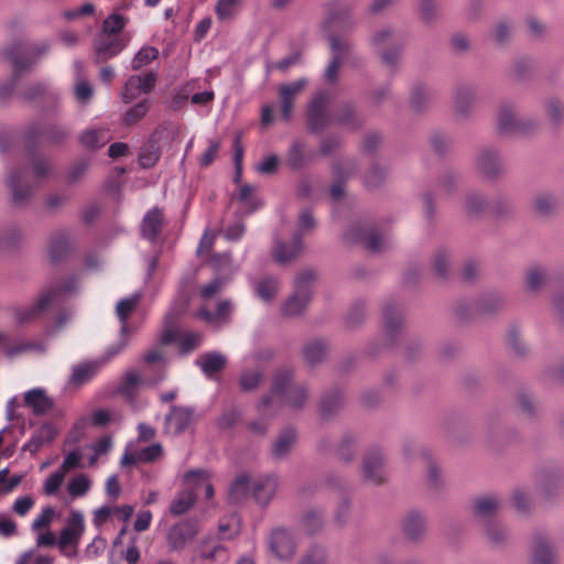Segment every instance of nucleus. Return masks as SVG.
I'll use <instances>...</instances> for the list:
<instances>
[{
	"instance_id": "f257e3e1",
	"label": "nucleus",
	"mask_w": 564,
	"mask_h": 564,
	"mask_svg": "<svg viewBox=\"0 0 564 564\" xmlns=\"http://www.w3.org/2000/svg\"><path fill=\"white\" fill-rule=\"evenodd\" d=\"M77 288L78 278L76 275H70L62 282H56L45 288L33 306L18 311V323L25 324L36 319L42 313H44L52 304L57 302L61 297L70 295L74 292H76Z\"/></svg>"
},
{
	"instance_id": "f03ea898",
	"label": "nucleus",
	"mask_w": 564,
	"mask_h": 564,
	"mask_svg": "<svg viewBox=\"0 0 564 564\" xmlns=\"http://www.w3.org/2000/svg\"><path fill=\"white\" fill-rule=\"evenodd\" d=\"M292 376L293 373L289 369H281L275 373L271 391L272 395L264 397L259 404L261 413L265 414V410L270 406L273 398H280L285 404L294 409H300L304 405L307 391L304 387L293 383L291 381Z\"/></svg>"
},
{
	"instance_id": "7ed1b4c3",
	"label": "nucleus",
	"mask_w": 564,
	"mask_h": 564,
	"mask_svg": "<svg viewBox=\"0 0 564 564\" xmlns=\"http://www.w3.org/2000/svg\"><path fill=\"white\" fill-rule=\"evenodd\" d=\"M48 51L46 43L28 44L24 42L14 43L4 48L3 54L13 66L14 79L18 78L37 57Z\"/></svg>"
},
{
	"instance_id": "20e7f679",
	"label": "nucleus",
	"mask_w": 564,
	"mask_h": 564,
	"mask_svg": "<svg viewBox=\"0 0 564 564\" xmlns=\"http://www.w3.org/2000/svg\"><path fill=\"white\" fill-rule=\"evenodd\" d=\"M300 231L293 236L290 243L276 241L273 249V258L278 263L284 264L296 258L302 248V231L313 229L315 221L311 210L306 209L301 213L299 218Z\"/></svg>"
},
{
	"instance_id": "39448f33",
	"label": "nucleus",
	"mask_w": 564,
	"mask_h": 564,
	"mask_svg": "<svg viewBox=\"0 0 564 564\" xmlns=\"http://www.w3.org/2000/svg\"><path fill=\"white\" fill-rule=\"evenodd\" d=\"M315 280V274L311 270L300 273L295 280V290L282 307V313L286 316H295L302 313L311 300V285Z\"/></svg>"
},
{
	"instance_id": "423d86ee",
	"label": "nucleus",
	"mask_w": 564,
	"mask_h": 564,
	"mask_svg": "<svg viewBox=\"0 0 564 564\" xmlns=\"http://www.w3.org/2000/svg\"><path fill=\"white\" fill-rule=\"evenodd\" d=\"M267 545L269 552L279 561L292 560L297 549L293 531L284 527H276L270 531Z\"/></svg>"
},
{
	"instance_id": "0eeeda50",
	"label": "nucleus",
	"mask_w": 564,
	"mask_h": 564,
	"mask_svg": "<svg viewBox=\"0 0 564 564\" xmlns=\"http://www.w3.org/2000/svg\"><path fill=\"white\" fill-rule=\"evenodd\" d=\"M333 99L328 90H319L315 94L307 107V126L312 132L324 130L330 122L327 108Z\"/></svg>"
},
{
	"instance_id": "6e6552de",
	"label": "nucleus",
	"mask_w": 564,
	"mask_h": 564,
	"mask_svg": "<svg viewBox=\"0 0 564 564\" xmlns=\"http://www.w3.org/2000/svg\"><path fill=\"white\" fill-rule=\"evenodd\" d=\"M199 531L198 522L194 519H185L173 524L166 534L169 550L182 551L191 543Z\"/></svg>"
},
{
	"instance_id": "1a4fd4ad",
	"label": "nucleus",
	"mask_w": 564,
	"mask_h": 564,
	"mask_svg": "<svg viewBox=\"0 0 564 564\" xmlns=\"http://www.w3.org/2000/svg\"><path fill=\"white\" fill-rule=\"evenodd\" d=\"M127 45L122 35L97 33L93 41L96 63H105L117 56Z\"/></svg>"
},
{
	"instance_id": "9d476101",
	"label": "nucleus",
	"mask_w": 564,
	"mask_h": 564,
	"mask_svg": "<svg viewBox=\"0 0 564 564\" xmlns=\"http://www.w3.org/2000/svg\"><path fill=\"white\" fill-rule=\"evenodd\" d=\"M372 45L386 65H394L398 62L401 46L392 31L387 29L377 32L372 36Z\"/></svg>"
},
{
	"instance_id": "9b49d317",
	"label": "nucleus",
	"mask_w": 564,
	"mask_h": 564,
	"mask_svg": "<svg viewBox=\"0 0 564 564\" xmlns=\"http://www.w3.org/2000/svg\"><path fill=\"white\" fill-rule=\"evenodd\" d=\"M345 237L348 241L365 243L372 252L382 251L386 246L384 239L373 226L357 224L346 231Z\"/></svg>"
},
{
	"instance_id": "f8f14e48",
	"label": "nucleus",
	"mask_w": 564,
	"mask_h": 564,
	"mask_svg": "<svg viewBox=\"0 0 564 564\" xmlns=\"http://www.w3.org/2000/svg\"><path fill=\"white\" fill-rule=\"evenodd\" d=\"M69 134L68 129L62 124H43L41 122L32 123L26 131V139L30 143L45 141L50 143H61Z\"/></svg>"
},
{
	"instance_id": "ddd939ff",
	"label": "nucleus",
	"mask_w": 564,
	"mask_h": 564,
	"mask_svg": "<svg viewBox=\"0 0 564 564\" xmlns=\"http://www.w3.org/2000/svg\"><path fill=\"white\" fill-rule=\"evenodd\" d=\"M332 48V58L325 69V79L334 83L338 77V70L343 63H347L351 56V47L348 42L338 39L335 35L329 36Z\"/></svg>"
},
{
	"instance_id": "4468645a",
	"label": "nucleus",
	"mask_w": 564,
	"mask_h": 564,
	"mask_svg": "<svg viewBox=\"0 0 564 564\" xmlns=\"http://www.w3.org/2000/svg\"><path fill=\"white\" fill-rule=\"evenodd\" d=\"M85 532V520L84 516L79 511H72L67 518L66 527L59 532L57 545L61 550L68 546L77 547L82 535Z\"/></svg>"
},
{
	"instance_id": "2eb2a0df",
	"label": "nucleus",
	"mask_w": 564,
	"mask_h": 564,
	"mask_svg": "<svg viewBox=\"0 0 564 564\" xmlns=\"http://www.w3.org/2000/svg\"><path fill=\"white\" fill-rule=\"evenodd\" d=\"M155 83L156 74L153 72H148L144 75L130 76L121 91L122 100L124 102H131L141 93H150L155 86Z\"/></svg>"
},
{
	"instance_id": "dca6fc26",
	"label": "nucleus",
	"mask_w": 564,
	"mask_h": 564,
	"mask_svg": "<svg viewBox=\"0 0 564 564\" xmlns=\"http://www.w3.org/2000/svg\"><path fill=\"white\" fill-rule=\"evenodd\" d=\"M7 185L11 191L14 203L18 204L25 203L34 188V185L29 181L26 169L11 171L7 177Z\"/></svg>"
},
{
	"instance_id": "f3484780",
	"label": "nucleus",
	"mask_w": 564,
	"mask_h": 564,
	"mask_svg": "<svg viewBox=\"0 0 564 564\" xmlns=\"http://www.w3.org/2000/svg\"><path fill=\"white\" fill-rule=\"evenodd\" d=\"M193 422V411L185 406H172L165 416L164 433L180 435L184 433Z\"/></svg>"
},
{
	"instance_id": "a211bd4d",
	"label": "nucleus",
	"mask_w": 564,
	"mask_h": 564,
	"mask_svg": "<svg viewBox=\"0 0 564 564\" xmlns=\"http://www.w3.org/2000/svg\"><path fill=\"white\" fill-rule=\"evenodd\" d=\"M307 82L304 78L297 79L286 85H282L279 89V99L281 116L283 120L289 121L292 117L294 100L303 91Z\"/></svg>"
},
{
	"instance_id": "6ab92c4d",
	"label": "nucleus",
	"mask_w": 564,
	"mask_h": 564,
	"mask_svg": "<svg viewBox=\"0 0 564 564\" xmlns=\"http://www.w3.org/2000/svg\"><path fill=\"white\" fill-rule=\"evenodd\" d=\"M364 478L372 484L379 485L384 480L383 457L379 451L369 452L362 464Z\"/></svg>"
},
{
	"instance_id": "aec40b11",
	"label": "nucleus",
	"mask_w": 564,
	"mask_h": 564,
	"mask_svg": "<svg viewBox=\"0 0 564 564\" xmlns=\"http://www.w3.org/2000/svg\"><path fill=\"white\" fill-rule=\"evenodd\" d=\"M23 401L35 415H44L54 406V400L48 397L42 388H34L26 391Z\"/></svg>"
},
{
	"instance_id": "412c9836",
	"label": "nucleus",
	"mask_w": 564,
	"mask_h": 564,
	"mask_svg": "<svg viewBox=\"0 0 564 564\" xmlns=\"http://www.w3.org/2000/svg\"><path fill=\"white\" fill-rule=\"evenodd\" d=\"M498 130L500 133H528L530 129L524 122L519 121L512 107L503 105L498 113Z\"/></svg>"
},
{
	"instance_id": "4be33fe9",
	"label": "nucleus",
	"mask_w": 564,
	"mask_h": 564,
	"mask_svg": "<svg viewBox=\"0 0 564 564\" xmlns=\"http://www.w3.org/2000/svg\"><path fill=\"white\" fill-rule=\"evenodd\" d=\"M195 364L207 378H214L225 368L227 359L217 351H210L200 355Z\"/></svg>"
},
{
	"instance_id": "5701e85b",
	"label": "nucleus",
	"mask_w": 564,
	"mask_h": 564,
	"mask_svg": "<svg viewBox=\"0 0 564 564\" xmlns=\"http://www.w3.org/2000/svg\"><path fill=\"white\" fill-rule=\"evenodd\" d=\"M162 225H163L162 212L156 207L152 208L143 217V220L141 224L142 237L150 241H155L162 231Z\"/></svg>"
},
{
	"instance_id": "b1692460",
	"label": "nucleus",
	"mask_w": 564,
	"mask_h": 564,
	"mask_svg": "<svg viewBox=\"0 0 564 564\" xmlns=\"http://www.w3.org/2000/svg\"><path fill=\"white\" fill-rule=\"evenodd\" d=\"M276 488L275 476H261L253 481V497L259 503L267 505L274 496Z\"/></svg>"
},
{
	"instance_id": "393cba45",
	"label": "nucleus",
	"mask_w": 564,
	"mask_h": 564,
	"mask_svg": "<svg viewBox=\"0 0 564 564\" xmlns=\"http://www.w3.org/2000/svg\"><path fill=\"white\" fill-rule=\"evenodd\" d=\"M73 72L75 77L74 95L77 101L87 102L94 95L93 87L85 79V66L80 61H75L73 64Z\"/></svg>"
},
{
	"instance_id": "a878e982",
	"label": "nucleus",
	"mask_w": 564,
	"mask_h": 564,
	"mask_svg": "<svg viewBox=\"0 0 564 564\" xmlns=\"http://www.w3.org/2000/svg\"><path fill=\"white\" fill-rule=\"evenodd\" d=\"M533 564H557L556 555L543 534H536L533 541Z\"/></svg>"
},
{
	"instance_id": "bb28decb",
	"label": "nucleus",
	"mask_w": 564,
	"mask_h": 564,
	"mask_svg": "<svg viewBox=\"0 0 564 564\" xmlns=\"http://www.w3.org/2000/svg\"><path fill=\"white\" fill-rule=\"evenodd\" d=\"M100 361H88L73 367L69 383L80 387L91 381L100 369Z\"/></svg>"
},
{
	"instance_id": "cd10ccee",
	"label": "nucleus",
	"mask_w": 564,
	"mask_h": 564,
	"mask_svg": "<svg viewBox=\"0 0 564 564\" xmlns=\"http://www.w3.org/2000/svg\"><path fill=\"white\" fill-rule=\"evenodd\" d=\"M184 479L186 484L195 490L196 496L202 491L206 499H212L214 497V487L210 484L206 471L189 470L185 474Z\"/></svg>"
},
{
	"instance_id": "c85d7f7f",
	"label": "nucleus",
	"mask_w": 564,
	"mask_h": 564,
	"mask_svg": "<svg viewBox=\"0 0 564 564\" xmlns=\"http://www.w3.org/2000/svg\"><path fill=\"white\" fill-rule=\"evenodd\" d=\"M55 436L56 432L54 427L51 424H44L23 445V451L36 453L43 445L51 443Z\"/></svg>"
},
{
	"instance_id": "c756f323",
	"label": "nucleus",
	"mask_w": 564,
	"mask_h": 564,
	"mask_svg": "<svg viewBox=\"0 0 564 564\" xmlns=\"http://www.w3.org/2000/svg\"><path fill=\"white\" fill-rule=\"evenodd\" d=\"M70 250L69 236L62 231L52 236L48 245V254L52 261L57 262L64 259Z\"/></svg>"
},
{
	"instance_id": "7c9ffc66",
	"label": "nucleus",
	"mask_w": 564,
	"mask_h": 564,
	"mask_svg": "<svg viewBox=\"0 0 564 564\" xmlns=\"http://www.w3.org/2000/svg\"><path fill=\"white\" fill-rule=\"evenodd\" d=\"M477 166L488 177L498 175L501 171V163L496 152L484 150L478 158Z\"/></svg>"
},
{
	"instance_id": "2f4dec72",
	"label": "nucleus",
	"mask_w": 564,
	"mask_h": 564,
	"mask_svg": "<svg viewBox=\"0 0 564 564\" xmlns=\"http://www.w3.org/2000/svg\"><path fill=\"white\" fill-rule=\"evenodd\" d=\"M295 441L296 432L294 429L288 427L283 430L272 445V455L275 458L286 456L295 444Z\"/></svg>"
},
{
	"instance_id": "473e14b6",
	"label": "nucleus",
	"mask_w": 564,
	"mask_h": 564,
	"mask_svg": "<svg viewBox=\"0 0 564 564\" xmlns=\"http://www.w3.org/2000/svg\"><path fill=\"white\" fill-rule=\"evenodd\" d=\"M403 532L408 539L419 540L425 532L424 518L415 511L409 512L403 520Z\"/></svg>"
},
{
	"instance_id": "72a5a7b5",
	"label": "nucleus",
	"mask_w": 564,
	"mask_h": 564,
	"mask_svg": "<svg viewBox=\"0 0 564 564\" xmlns=\"http://www.w3.org/2000/svg\"><path fill=\"white\" fill-rule=\"evenodd\" d=\"M352 163L347 161L334 166L333 174L335 177L334 184L329 188V194L334 200H338L344 196L343 181L352 171Z\"/></svg>"
},
{
	"instance_id": "f704fd0d",
	"label": "nucleus",
	"mask_w": 564,
	"mask_h": 564,
	"mask_svg": "<svg viewBox=\"0 0 564 564\" xmlns=\"http://www.w3.org/2000/svg\"><path fill=\"white\" fill-rule=\"evenodd\" d=\"M196 501V492L194 489L188 486V488L178 492V495L174 498L171 503L170 511L174 516H181L186 513L189 508Z\"/></svg>"
},
{
	"instance_id": "c9c22d12",
	"label": "nucleus",
	"mask_w": 564,
	"mask_h": 564,
	"mask_svg": "<svg viewBox=\"0 0 564 564\" xmlns=\"http://www.w3.org/2000/svg\"><path fill=\"white\" fill-rule=\"evenodd\" d=\"M141 299L140 294H134L131 297L122 299L117 304V315L121 322V334L122 336L128 332V317L135 308L137 304Z\"/></svg>"
},
{
	"instance_id": "e433bc0d",
	"label": "nucleus",
	"mask_w": 564,
	"mask_h": 564,
	"mask_svg": "<svg viewBox=\"0 0 564 564\" xmlns=\"http://www.w3.org/2000/svg\"><path fill=\"white\" fill-rule=\"evenodd\" d=\"M254 191L256 188L253 186L246 184L241 186L236 197L240 204V208L246 215H250L260 206L259 199L254 195Z\"/></svg>"
},
{
	"instance_id": "4c0bfd02",
	"label": "nucleus",
	"mask_w": 564,
	"mask_h": 564,
	"mask_svg": "<svg viewBox=\"0 0 564 564\" xmlns=\"http://www.w3.org/2000/svg\"><path fill=\"white\" fill-rule=\"evenodd\" d=\"M499 508V501L492 496L479 497L475 500L474 511L478 518L490 519Z\"/></svg>"
},
{
	"instance_id": "58836bf2",
	"label": "nucleus",
	"mask_w": 564,
	"mask_h": 564,
	"mask_svg": "<svg viewBox=\"0 0 564 564\" xmlns=\"http://www.w3.org/2000/svg\"><path fill=\"white\" fill-rule=\"evenodd\" d=\"M110 140V134L104 129H93L85 131L80 137V142L88 149H97L104 147Z\"/></svg>"
},
{
	"instance_id": "ea45409f",
	"label": "nucleus",
	"mask_w": 564,
	"mask_h": 564,
	"mask_svg": "<svg viewBox=\"0 0 564 564\" xmlns=\"http://www.w3.org/2000/svg\"><path fill=\"white\" fill-rule=\"evenodd\" d=\"M279 291V281L272 276L260 279L256 285L257 295L264 302H270Z\"/></svg>"
},
{
	"instance_id": "a19ab883",
	"label": "nucleus",
	"mask_w": 564,
	"mask_h": 564,
	"mask_svg": "<svg viewBox=\"0 0 564 564\" xmlns=\"http://www.w3.org/2000/svg\"><path fill=\"white\" fill-rule=\"evenodd\" d=\"M383 326L388 334L392 335L402 326V316L394 305H388L383 310Z\"/></svg>"
},
{
	"instance_id": "79ce46f5",
	"label": "nucleus",
	"mask_w": 564,
	"mask_h": 564,
	"mask_svg": "<svg viewBox=\"0 0 564 564\" xmlns=\"http://www.w3.org/2000/svg\"><path fill=\"white\" fill-rule=\"evenodd\" d=\"M324 523V518L321 512L310 510L305 512L301 519V527L307 534L318 532Z\"/></svg>"
},
{
	"instance_id": "37998d69",
	"label": "nucleus",
	"mask_w": 564,
	"mask_h": 564,
	"mask_svg": "<svg viewBox=\"0 0 564 564\" xmlns=\"http://www.w3.org/2000/svg\"><path fill=\"white\" fill-rule=\"evenodd\" d=\"M326 355V345L323 341L315 340L304 347V358L306 362L314 366L321 362Z\"/></svg>"
},
{
	"instance_id": "c03bdc74",
	"label": "nucleus",
	"mask_w": 564,
	"mask_h": 564,
	"mask_svg": "<svg viewBox=\"0 0 564 564\" xmlns=\"http://www.w3.org/2000/svg\"><path fill=\"white\" fill-rule=\"evenodd\" d=\"M126 26V19L119 13H111L107 19L104 20L102 26L99 33H106L109 35H121V31Z\"/></svg>"
},
{
	"instance_id": "a18cd8bd",
	"label": "nucleus",
	"mask_w": 564,
	"mask_h": 564,
	"mask_svg": "<svg viewBox=\"0 0 564 564\" xmlns=\"http://www.w3.org/2000/svg\"><path fill=\"white\" fill-rule=\"evenodd\" d=\"M239 0H218L216 4V15L219 21L231 20L238 11Z\"/></svg>"
},
{
	"instance_id": "49530a36",
	"label": "nucleus",
	"mask_w": 564,
	"mask_h": 564,
	"mask_svg": "<svg viewBox=\"0 0 564 564\" xmlns=\"http://www.w3.org/2000/svg\"><path fill=\"white\" fill-rule=\"evenodd\" d=\"M249 491V478L246 475L238 476L231 484L229 489V499L231 502L238 503Z\"/></svg>"
},
{
	"instance_id": "de8ad7c7",
	"label": "nucleus",
	"mask_w": 564,
	"mask_h": 564,
	"mask_svg": "<svg viewBox=\"0 0 564 564\" xmlns=\"http://www.w3.org/2000/svg\"><path fill=\"white\" fill-rule=\"evenodd\" d=\"M159 56V51L155 47L152 46H145L142 47L134 56L131 63V67L134 70H138L148 64H150L152 61L156 59Z\"/></svg>"
},
{
	"instance_id": "09e8293b",
	"label": "nucleus",
	"mask_w": 564,
	"mask_h": 564,
	"mask_svg": "<svg viewBox=\"0 0 564 564\" xmlns=\"http://www.w3.org/2000/svg\"><path fill=\"white\" fill-rule=\"evenodd\" d=\"M343 404V397L338 391L326 394L321 401V414L326 417L335 413Z\"/></svg>"
},
{
	"instance_id": "8fccbe9b",
	"label": "nucleus",
	"mask_w": 564,
	"mask_h": 564,
	"mask_svg": "<svg viewBox=\"0 0 564 564\" xmlns=\"http://www.w3.org/2000/svg\"><path fill=\"white\" fill-rule=\"evenodd\" d=\"M547 282V274L540 267H532L527 272V288L531 291H538Z\"/></svg>"
},
{
	"instance_id": "3c124183",
	"label": "nucleus",
	"mask_w": 564,
	"mask_h": 564,
	"mask_svg": "<svg viewBox=\"0 0 564 564\" xmlns=\"http://www.w3.org/2000/svg\"><path fill=\"white\" fill-rule=\"evenodd\" d=\"M149 106L148 101L143 100L141 102H138L132 108H130L124 117H123V124L126 126H133L137 122H139L148 112Z\"/></svg>"
},
{
	"instance_id": "603ef678",
	"label": "nucleus",
	"mask_w": 564,
	"mask_h": 564,
	"mask_svg": "<svg viewBox=\"0 0 564 564\" xmlns=\"http://www.w3.org/2000/svg\"><path fill=\"white\" fill-rule=\"evenodd\" d=\"M336 120L339 124L347 126L351 129H357L361 124L352 106L348 104L341 107Z\"/></svg>"
},
{
	"instance_id": "864d4df0",
	"label": "nucleus",
	"mask_w": 564,
	"mask_h": 564,
	"mask_svg": "<svg viewBox=\"0 0 564 564\" xmlns=\"http://www.w3.org/2000/svg\"><path fill=\"white\" fill-rule=\"evenodd\" d=\"M90 489V481L85 475L74 477L67 486L69 495L73 497H82Z\"/></svg>"
},
{
	"instance_id": "5fc2aeb1",
	"label": "nucleus",
	"mask_w": 564,
	"mask_h": 564,
	"mask_svg": "<svg viewBox=\"0 0 564 564\" xmlns=\"http://www.w3.org/2000/svg\"><path fill=\"white\" fill-rule=\"evenodd\" d=\"M9 469L0 470V494L12 492L22 481V475H12L8 478Z\"/></svg>"
},
{
	"instance_id": "6e6d98bb",
	"label": "nucleus",
	"mask_w": 564,
	"mask_h": 564,
	"mask_svg": "<svg viewBox=\"0 0 564 564\" xmlns=\"http://www.w3.org/2000/svg\"><path fill=\"white\" fill-rule=\"evenodd\" d=\"M429 100L430 94L425 86L419 85L413 87L411 91V107L415 111L423 110Z\"/></svg>"
},
{
	"instance_id": "4d7b16f0",
	"label": "nucleus",
	"mask_w": 564,
	"mask_h": 564,
	"mask_svg": "<svg viewBox=\"0 0 564 564\" xmlns=\"http://www.w3.org/2000/svg\"><path fill=\"white\" fill-rule=\"evenodd\" d=\"M473 102V93L469 88H459L455 97V109L458 113L465 115Z\"/></svg>"
},
{
	"instance_id": "13d9d810",
	"label": "nucleus",
	"mask_w": 564,
	"mask_h": 564,
	"mask_svg": "<svg viewBox=\"0 0 564 564\" xmlns=\"http://www.w3.org/2000/svg\"><path fill=\"white\" fill-rule=\"evenodd\" d=\"M219 149L220 142L218 140H208V147L199 158V166L204 169L210 166L216 160Z\"/></svg>"
},
{
	"instance_id": "bf43d9fd",
	"label": "nucleus",
	"mask_w": 564,
	"mask_h": 564,
	"mask_svg": "<svg viewBox=\"0 0 564 564\" xmlns=\"http://www.w3.org/2000/svg\"><path fill=\"white\" fill-rule=\"evenodd\" d=\"M202 344V335L198 333H186L180 337L181 354H188L199 347Z\"/></svg>"
},
{
	"instance_id": "052dcab7",
	"label": "nucleus",
	"mask_w": 564,
	"mask_h": 564,
	"mask_svg": "<svg viewBox=\"0 0 564 564\" xmlns=\"http://www.w3.org/2000/svg\"><path fill=\"white\" fill-rule=\"evenodd\" d=\"M163 454V447L159 443H154L138 452V460L140 463H152L158 460Z\"/></svg>"
},
{
	"instance_id": "680f3d73",
	"label": "nucleus",
	"mask_w": 564,
	"mask_h": 564,
	"mask_svg": "<svg viewBox=\"0 0 564 564\" xmlns=\"http://www.w3.org/2000/svg\"><path fill=\"white\" fill-rule=\"evenodd\" d=\"M288 165L293 170H299L304 165L303 144L295 142L288 153Z\"/></svg>"
},
{
	"instance_id": "e2e57ef3",
	"label": "nucleus",
	"mask_w": 564,
	"mask_h": 564,
	"mask_svg": "<svg viewBox=\"0 0 564 564\" xmlns=\"http://www.w3.org/2000/svg\"><path fill=\"white\" fill-rule=\"evenodd\" d=\"M326 552L322 546H312L300 560L299 564H325Z\"/></svg>"
},
{
	"instance_id": "0e129e2a",
	"label": "nucleus",
	"mask_w": 564,
	"mask_h": 564,
	"mask_svg": "<svg viewBox=\"0 0 564 564\" xmlns=\"http://www.w3.org/2000/svg\"><path fill=\"white\" fill-rule=\"evenodd\" d=\"M55 517V510L52 507H45L41 513L33 520L31 524L32 531H39L43 528H47Z\"/></svg>"
},
{
	"instance_id": "69168bd1",
	"label": "nucleus",
	"mask_w": 564,
	"mask_h": 564,
	"mask_svg": "<svg viewBox=\"0 0 564 564\" xmlns=\"http://www.w3.org/2000/svg\"><path fill=\"white\" fill-rule=\"evenodd\" d=\"M262 379L263 377L259 371H246L240 377V388L243 391H251L260 384Z\"/></svg>"
},
{
	"instance_id": "338daca9",
	"label": "nucleus",
	"mask_w": 564,
	"mask_h": 564,
	"mask_svg": "<svg viewBox=\"0 0 564 564\" xmlns=\"http://www.w3.org/2000/svg\"><path fill=\"white\" fill-rule=\"evenodd\" d=\"M30 163L32 166V172L36 178H43L48 175L51 165L42 156L31 154Z\"/></svg>"
},
{
	"instance_id": "774afa93",
	"label": "nucleus",
	"mask_w": 564,
	"mask_h": 564,
	"mask_svg": "<svg viewBox=\"0 0 564 564\" xmlns=\"http://www.w3.org/2000/svg\"><path fill=\"white\" fill-rule=\"evenodd\" d=\"M64 478H65V474L63 471H61L59 469L56 470L55 473H53L45 481L44 484V492L47 495V496H53L55 495L63 481H64Z\"/></svg>"
}]
</instances>
